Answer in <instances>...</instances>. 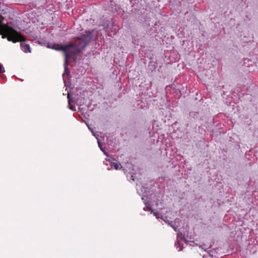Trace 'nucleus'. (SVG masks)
Returning <instances> with one entry per match:
<instances>
[{
	"instance_id": "nucleus-1",
	"label": "nucleus",
	"mask_w": 258,
	"mask_h": 258,
	"mask_svg": "<svg viewBox=\"0 0 258 258\" xmlns=\"http://www.w3.org/2000/svg\"><path fill=\"white\" fill-rule=\"evenodd\" d=\"M92 38V32L86 31V34L75 39L74 42L68 44L62 45L54 44L52 48L56 50L62 51L65 55L64 72L68 70V61L70 59L76 60L77 57L91 41Z\"/></svg>"
},
{
	"instance_id": "nucleus-2",
	"label": "nucleus",
	"mask_w": 258,
	"mask_h": 258,
	"mask_svg": "<svg viewBox=\"0 0 258 258\" xmlns=\"http://www.w3.org/2000/svg\"><path fill=\"white\" fill-rule=\"evenodd\" d=\"M0 34L3 35V38L7 37L8 41L13 43L25 40V37L20 33L8 25H2L1 20Z\"/></svg>"
},
{
	"instance_id": "nucleus-3",
	"label": "nucleus",
	"mask_w": 258,
	"mask_h": 258,
	"mask_svg": "<svg viewBox=\"0 0 258 258\" xmlns=\"http://www.w3.org/2000/svg\"><path fill=\"white\" fill-rule=\"evenodd\" d=\"M25 40H26L25 38ZM24 41H25V40L21 41V47L22 50L25 53L31 52V48L30 45L25 42H23Z\"/></svg>"
},
{
	"instance_id": "nucleus-4",
	"label": "nucleus",
	"mask_w": 258,
	"mask_h": 258,
	"mask_svg": "<svg viewBox=\"0 0 258 258\" xmlns=\"http://www.w3.org/2000/svg\"><path fill=\"white\" fill-rule=\"evenodd\" d=\"M68 98H69V108L71 110H72L75 111L76 110L75 107L71 105V99L70 98V94H68Z\"/></svg>"
},
{
	"instance_id": "nucleus-5",
	"label": "nucleus",
	"mask_w": 258,
	"mask_h": 258,
	"mask_svg": "<svg viewBox=\"0 0 258 258\" xmlns=\"http://www.w3.org/2000/svg\"><path fill=\"white\" fill-rule=\"evenodd\" d=\"M110 166L112 167H114L115 169H118L119 168V164L115 162L110 163Z\"/></svg>"
},
{
	"instance_id": "nucleus-6",
	"label": "nucleus",
	"mask_w": 258,
	"mask_h": 258,
	"mask_svg": "<svg viewBox=\"0 0 258 258\" xmlns=\"http://www.w3.org/2000/svg\"><path fill=\"white\" fill-rule=\"evenodd\" d=\"M2 65L0 64V74L2 73Z\"/></svg>"
},
{
	"instance_id": "nucleus-7",
	"label": "nucleus",
	"mask_w": 258,
	"mask_h": 258,
	"mask_svg": "<svg viewBox=\"0 0 258 258\" xmlns=\"http://www.w3.org/2000/svg\"><path fill=\"white\" fill-rule=\"evenodd\" d=\"M98 145L99 146V147L100 146V143L99 142H98Z\"/></svg>"
}]
</instances>
